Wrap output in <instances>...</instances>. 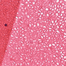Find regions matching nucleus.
I'll return each mask as SVG.
<instances>
[{"label":"nucleus","instance_id":"obj_1","mask_svg":"<svg viewBox=\"0 0 66 66\" xmlns=\"http://www.w3.org/2000/svg\"><path fill=\"white\" fill-rule=\"evenodd\" d=\"M5 26H7V24H5Z\"/></svg>","mask_w":66,"mask_h":66},{"label":"nucleus","instance_id":"obj_2","mask_svg":"<svg viewBox=\"0 0 66 66\" xmlns=\"http://www.w3.org/2000/svg\"><path fill=\"white\" fill-rule=\"evenodd\" d=\"M38 20H39V19H38Z\"/></svg>","mask_w":66,"mask_h":66}]
</instances>
